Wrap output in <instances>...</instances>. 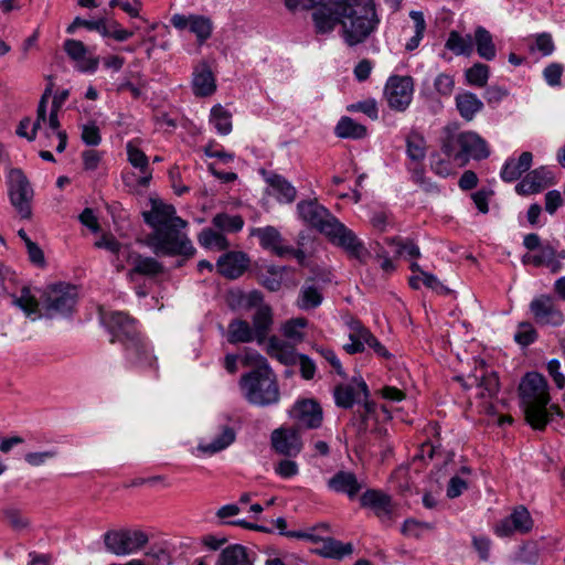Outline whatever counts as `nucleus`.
Wrapping results in <instances>:
<instances>
[{"mask_svg":"<svg viewBox=\"0 0 565 565\" xmlns=\"http://www.w3.org/2000/svg\"><path fill=\"white\" fill-rule=\"evenodd\" d=\"M455 103L460 116L467 121H471L483 109L482 100L468 90L457 94Z\"/></svg>","mask_w":565,"mask_h":565,"instance_id":"32","label":"nucleus"},{"mask_svg":"<svg viewBox=\"0 0 565 565\" xmlns=\"http://www.w3.org/2000/svg\"><path fill=\"white\" fill-rule=\"evenodd\" d=\"M519 394L525 419L534 429L542 430L553 415H563L558 405H550L548 384L540 373L525 374L519 385Z\"/></svg>","mask_w":565,"mask_h":565,"instance_id":"3","label":"nucleus"},{"mask_svg":"<svg viewBox=\"0 0 565 565\" xmlns=\"http://www.w3.org/2000/svg\"><path fill=\"white\" fill-rule=\"evenodd\" d=\"M63 47L78 72L94 73L97 70L99 58L92 55L89 49L82 41L67 39L64 41Z\"/></svg>","mask_w":565,"mask_h":565,"instance_id":"18","label":"nucleus"},{"mask_svg":"<svg viewBox=\"0 0 565 565\" xmlns=\"http://www.w3.org/2000/svg\"><path fill=\"white\" fill-rule=\"evenodd\" d=\"M104 321L109 332L119 340L126 339L130 342L138 338L135 320L124 312H110L104 317Z\"/></svg>","mask_w":565,"mask_h":565,"instance_id":"22","label":"nucleus"},{"mask_svg":"<svg viewBox=\"0 0 565 565\" xmlns=\"http://www.w3.org/2000/svg\"><path fill=\"white\" fill-rule=\"evenodd\" d=\"M367 395V385L362 380H355L350 384L339 385L334 390L335 404L343 408L352 407L354 403L366 398Z\"/></svg>","mask_w":565,"mask_h":565,"instance_id":"25","label":"nucleus"},{"mask_svg":"<svg viewBox=\"0 0 565 565\" xmlns=\"http://www.w3.org/2000/svg\"><path fill=\"white\" fill-rule=\"evenodd\" d=\"M268 193L280 203H292L296 199V188L280 175L268 178Z\"/></svg>","mask_w":565,"mask_h":565,"instance_id":"35","label":"nucleus"},{"mask_svg":"<svg viewBox=\"0 0 565 565\" xmlns=\"http://www.w3.org/2000/svg\"><path fill=\"white\" fill-rule=\"evenodd\" d=\"M171 24L180 31L188 29L196 38L199 44L207 41L213 33V22L209 17L200 14H180L175 13L171 17Z\"/></svg>","mask_w":565,"mask_h":565,"instance_id":"15","label":"nucleus"},{"mask_svg":"<svg viewBox=\"0 0 565 565\" xmlns=\"http://www.w3.org/2000/svg\"><path fill=\"white\" fill-rule=\"evenodd\" d=\"M267 354L285 365L297 363L298 355L294 344H290L277 337H270L266 344Z\"/></svg>","mask_w":565,"mask_h":565,"instance_id":"29","label":"nucleus"},{"mask_svg":"<svg viewBox=\"0 0 565 565\" xmlns=\"http://www.w3.org/2000/svg\"><path fill=\"white\" fill-rule=\"evenodd\" d=\"M455 142L459 148V151L452 153V150L448 145L444 146V150L449 157L452 156L455 160L460 161L461 164L468 162L470 159H486L490 154L486 140L477 132H460L455 137Z\"/></svg>","mask_w":565,"mask_h":565,"instance_id":"7","label":"nucleus"},{"mask_svg":"<svg viewBox=\"0 0 565 565\" xmlns=\"http://www.w3.org/2000/svg\"><path fill=\"white\" fill-rule=\"evenodd\" d=\"M533 156L531 152H522L518 159H509L502 170L501 178L507 182L518 180L521 174L531 168Z\"/></svg>","mask_w":565,"mask_h":565,"instance_id":"36","label":"nucleus"},{"mask_svg":"<svg viewBox=\"0 0 565 565\" xmlns=\"http://www.w3.org/2000/svg\"><path fill=\"white\" fill-rule=\"evenodd\" d=\"M250 235L258 237L260 246L277 256L282 257L292 252V247L284 244L280 232L274 226L252 228Z\"/></svg>","mask_w":565,"mask_h":565,"instance_id":"21","label":"nucleus"},{"mask_svg":"<svg viewBox=\"0 0 565 565\" xmlns=\"http://www.w3.org/2000/svg\"><path fill=\"white\" fill-rule=\"evenodd\" d=\"M192 88L195 96L205 97L216 89L215 78L206 64L198 65L192 75Z\"/></svg>","mask_w":565,"mask_h":565,"instance_id":"28","label":"nucleus"},{"mask_svg":"<svg viewBox=\"0 0 565 565\" xmlns=\"http://www.w3.org/2000/svg\"><path fill=\"white\" fill-rule=\"evenodd\" d=\"M212 224L222 232H239L244 226V220L239 215L218 213L212 218Z\"/></svg>","mask_w":565,"mask_h":565,"instance_id":"51","label":"nucleus"},{"mask_svg":"<svg viewBox=\"0 0 565 565\" xmlns=\"http://www.w3.org/2000/svg\"><path fill=\"white\" fill-rule=\"evenodd\" d=\"M524 263L533 264L534 266H546L552 271L559 269V262L556 259L555 250L550 245L541 246L536 253L525 255Z\"/></svg>","mask_w":565,"mask_h":565,"instance_id":"39","label":"nucleus"},{"mask_svg":"<svg viewBox=\"0 0 565 565\" xmlns=\"http://www.w3.org/2000/svg\"><path fill=\"white\" fill-rule=\"evenodd\" d=\"M429 530H431V525L429 523L408 519L404 522L401 531L405 536L418 539Z\"/></svg>","mask_w":565,"mask_h":565,"instance_id":"58","label":"nucleus"},{"mask_svg":"<svg viewBox=\"0 0 565 565\" xmlns=\"http://www.w3.org/2000/svg\"><path fill=\"white\" fill-rule=\"evenodd\" d=\"M243 396L254 405L267 406L279 401V388L273 373H247L239 380Z\"/></svg>","mask_w":565,"mask_h":565,"instance_id":"5","label":"nucleus"},{"mask_svg":"<svg viewBox=\"0 0 565 565\" xmlns=\"http://www.w3.org/2000/svg\"><path fill=\"white\" fill-rule=\"evenodd\" d=\"M322 288L315 279H307L299 290L297 298L298 308L301 310L315 309L322 303Z\"/></svg>","mask_w":565,"mask_h":565,"instance_id":"31","label":"nucleus"},{"mask_svg":"<svg viewBox=\"0 0 565 565\" xmlns=\"http://www.w3.org/2000/svg\"><path fill=\"white\" fill-rule=\"evenodd\" d=\"M414 94V82L411 76L393 75L384 87V98L390 108L404 111L411 104Z\"/></svg>","mask_w":565,"mask_h":565,"instance_id":"10","label":"nucleus"},{"mask_svg":"<svg viewBox=\"0 0 565 565\" xmlns=\"http://www.w3.org/2000/svg\"><path fill=\"white\" fill-rule=\"evenodd\" d=\"M466 390L475 388V397L479 407L486 413L494 412L493 399L499 392V379L497 373L484 361L476 360V365L467 379L457 377Z\"/></svg>","mask_w":565,"mask_h":565,"instance_id":"4","label":"nucleus"},{"mask_svg":"<svg viewBox=\"0 0 565 565\" xmlns=\"http://www.w3.org/2000/svg\"><path fill=\"white\" fill-rule=\"evenodd\" d=\"M94 245L97 248H104L108 250L111 255H114L115 253L127 254L126 245L119 243L111 234H103L100 238L95 242Z\"/></svg>","mask_w":565,"mask_h":565,"instance_id":"59","label":"nucleus"},{"mask_svg":"<svg viewBox=\"0 0 565 565\" xmlns=\"http://www.w3.org/2000/svg\"><path fill=\"white\" fill-rule=\"evenodd\" d=\"M57 451L54 449L45 450V451H34L28 452L24 456V460L28 465L32 467H40L44 465L46 461L55 458Z\"/></svg>","mask_w":565,"mask_h":565,"instance_id":"64","label":"nucleus"},{"mask_svg":"<svg viewBox=\"0 0 565 565\" xmlns=\"http://www.w3.org/2000/svg\"><path fill=\"white\" fill-rule=\"evenodd\" d=\"M411 19L414 21L415 26V34L406 42L405 49L407 51H414L418 47L420 41L424 38V33L426 30V22L424 19V14L420 11H411L409 12Z\"/></svg>","mask_w":565,"mask_h":565,"instance_id":"54","label":"nucleus"},{"mask_svg":"<svg viewBox=\"0 0 565 565\" xmlns=\"http://www.w3.org/2000/svg\"><path fill=\"white\" fill-rule=\"evenodd\" d=\"M330 230L331 231L326 235L330 237L334 244L342 247L350 257L355 258L360 263L367 260L370 252L350 228L337 220Z\"/></svg>","mask_w":565,"mask_h":565,"instance_id":"12","label":"nucleus"},{"mask_svg":"<svg viewBox=\"0 0 565 565\" xmlns=\"http://www.w3.org/2000/svg\"><path fill=\"white\" fill-rule=\"evenodd\" d=\"M126 150L129 163L139 170V174L125 177V183L131 186H148L152 179V170L149 167L148 157L132 141L127 142Z\"/></svg>","mask_w":565,"mask_h":565,"instance_id":"16","label":"nucleus"},{"mask_svg":"<svg viewBox=\"0 0 565 565\" xmlns=\"http://www.w3.org/2000/svg\"><path fill=\"white\" fill-rule=\"evenodd\" d=\"M475 44L481 58L492 61L497 55L495 45L491 33L483 26H478L475 31Z\"/></svg>","mask_w":565,"mask_h":565,"instance_id":"42","label":"nucleus"},{"mask_svg":"<svg viewBox=\"0 0 565 565\" xmlns=\"http://www.w3.org/2000/svg\"><path fill=\"white\" fill-rule=\"evenodd\" d=\"M328 486L335 492L348 494L353 499L361 490L362 486L352 472L340 471L328 481Z\"/></svg>","mask_w":565,"mask_h":565,"instance_id":"34","label":"nucleus"},{"mask_svg":"<svg viewBox=\"0 0 565 565\" xmlns=\"http://www.w3.org/2000/svg\"><path fill=\"white\" fill-rule=\"evenodd\" d=\"M299 217L308 225L317 228L324 235L331 231L337 218L317 200L300 201L297 204Z\"/></svg>","mask_w":565,"mask_h":565,"instance_id":"13","label":"nucleus"},{"mask_svg":"<svg viewBox=\"0 0 565 565\" xmlns=\"http://www.w3.org/2000/svg\"><path fill=\"white\" fill-rule=\"evenodd\" d=\"M145 221L153 228L149 246L156 254L192 257L195 248L185 233L188 222L177 215L173 205L160 200L151 201V210L143 213Z\"/></svg>","mask_w":565,"mask_h":565,"instance_id":"2","label":"nucleus"},{"mask_svg":"<svg viewBox=\"0 0 565 565\" xmlns=\"http://www.w3.org/2000/svg\"><path fill=\"white\" fill-rule=\"evenodd\" d=\"M39 130H42L46 138L55 136L58 140L56 151H64L67 143V135L64 130L61 129L58 111L51 109L50 114L47 115V109H45V120H41V128Z\"/></svg>","mask_w":565,"mask_h":565,"instance_id":"33","label":"nucleus"},{"mask_svg":"<svg viewBox=\"0 0 565 565\" xmlns=\"http://www.w3.org/2000/svg\"><path fill=\"white\" fill-rule=\"evenodd\" d=\"M244 306L246 308H257L254 317V332L258 344L265 342L266 335L273 323L271 310L268 306L263 305V296L258 291H250L243 297Z\"/></svg>","mask_w":565,"mask_h":565,"instance_id":"14","label":"nucleus"},{"mask_svg":"<svg viewBox=\"0 0 565 565\" xmlns=\"http://www.w3.org/2000/svg\"><path fill=\"white\" fill-rule=\"evenodd\" d=\"M436 92L441 96H450L455 89L454 76L447 73H440L434 81Z\"/></svg>","mask_w":565,"mask_h":565,"instance_id":"61","label":"nucleus"},{"mask_svg":"<svg viewBox=\"0 0 565 565\" xmlns=\"http://www.w3.org/2000/svg\"><path fill=\"white\" fill-rule=\"evenodd\" d=\"M13 303L33 321L41 317L39 301L29 287L22 288L20 296L14 298Z\"/></svg>","mask_w":565,"mask_h":565,"instance_id":"43","label":"nucleus"},{"mask_svg":"<svg viewBox=\"0 0 565 565\" xmlns=\"http://www.w3.org/2000/svg\"><path fill=\"white\" fill-rule=\"evenodd\" d=\"M209 120L218 135L226 136L232 131V113L221 104L212 107Z\"/></svg>","mask_w":565,"mask_h":565,"instance_id":"40","label":"nucleus"},{"mask_svg":"<svg viewBox=\"0 0 565 565\" xmlns=\"http://www.w3.org/2000/svg\"><path fill=\"white\" fill-rule=\"evenodd\" d=\"M241 361L244 366L253 367L250 373H256L257 375L259 373H273L267 360L255 350L246 349L241 356Z\"/></svg>","mask_w":565,"mask_h":565,"instance_id":"47","label":"nucleus"},{"mask_svg":"<svg viewBox=\"0 0 565 565\" xmlns=\"http://www.w3.org/2000/svg\"><path fill=\"white\" fill-rule=\"evenodd\" d=\"M79 26H84V28H86V29H88L90 31H97L103 36H107L109 34V29L107 26V21L104 18L98 19V20L89 21V20H84V19H81V18L77 17L72 22V24H70L67 26L66 32L72 34Z\"/></svg>","mask_w":565,"mask_h":565,"instance_id":"55","label":"nucleus"},{"mask_svg":"<svg viewBox=\"0 0 565 565\" xmlns=\"http://www.w3.org/2000/svg\"><path fill=\"white\" fill-rule=\"evenodd\" d=\"M308 321L305 318H296L288 320L281 327L284 337L290 340L294 344L300 343L305 339L303 329L307 327Z\"/></svg>","mask_w":565,"mask_h":565,"instance_id":"50","label":"nucleus"},{"mask_svg":"<svg viewBox=\"0 0 565 565\" xmlns=\"http://www.w3.org/2000/svg\"><path fill=\"white\" fill-rule=\"evenodd\" d=\"M361 504L374 511L382 521L391 520L393 505L391 498L376 490H367L361 497Z\"/></svg>","mask_w":565,"mask_h":565,"instance_id":"27","label":"nucleus"},{"mask_svg":"<svg viewBox=\"0 0 565 565\" xmlns=\"http://www.w3.org/2000/svg\"><path fill=\"white\" fill-rule=\"evenodd\" d=\"M289 11L312 9L317 33L329 34L339 26V35L350 46L369 40L380 24L373 0H284Z\"/></svg>","mask_w":565,"mask_h":565,"instance_id":"1","label":"nucleus"},{"mask_svg":"<svg viewBox=\"0 0 565 565\" xmlns=\"http://www.w3.org/2000/svg\"><path fill=\"white\" fill-rule=\"evenodd\" d=\"M77 300V291L68 284L47 287L44 292L43 306L50 317L64 316L72 312Z\"/></svg>","mask_w":565,"mask_h":565,"instance_id":"8","label":"nucleus"},{"mask_svg":"<svg viewBox=\"0 0 565 565\" xmlns=\"http://www.w3.org/2000/svg\"><path fill=\"white\" fill-rule=\"evenodd\" d=\"M533 527V520L530 512L523 505L513 509L512 513L502 519L494 526V533L498 536H510L513 533H527Z\"/></svg>","mask_w":565,"mask_h":565,"instance_id":"17","label":"nucleus"},{"mask_svg":"<svg viewBox=\"0 0 565 565\" xmlns=\"http://www.w3.org/2000/svg\"><path fill=\"white\" fill-rule=\"evenodd\" d=\"M270 440L275 451L287 457H296L302 449L300 434L295 428L275 429Z\"/></svg>","mask_w":565,"mask_h":565,"instance_id":"19","label":"nucleus"},{"mask_svg":"<svg viewBox=\"0 0 565 565\" xmlns=\"http://www.w3.org/2000/svg\"><path fill=\"white\" fill-rule=\"evenodd\" d=\"M198 241L202 247L217 252L225 250L230 246L226 237L212 228L202 230L198 236Z\"/></svg>","mask_w":565,"mask_h":565,"instance_id":"45","label":"nucleus"},{"mask_svg":"<svg viewBox=\"0 0 565 565\" xmlns=\"http://www.w3.org/2000/svg\"><path fill=\"white\" fill-rule=\"evenodd\" d=\"M534 321L541 327H561L565 317L556 299L548 295L534 297L529 306Z\"/></svg>","mask_w":565,"mask_h":565,"instance_id":"11","label":"nucleus"},{"mask_svg":"<svg viewBox=\"0 0 565 565\" xmlns=\"http://www.w3.org/2000/svg\"><path fill=\"white\" fill-rule=\"evenodd\" d=\"M373 337L374 335L364 328L360 321L352 320L349 323L350 343L344 344L343 349L350 354L363 352L365 345L370 344Z\"/></svg>","mask_w":565,"mask_h":565,"instance_id":"30","label":"nucleus"},{"mask_svg":"<svg viewBox=\"0 0 565 565\" xmlns=\"http://www.w3.org/2000/svg\"><path fill=\"white\" fill-rule=\"evenodd\" d=\"M349 111H361L369 118L375 120L379 117V109L375 99H365L348 107Z\"/></svg>","mask_w":565,"mask_h":565,"instance_id":"62","label":"nucleus"},{"mask_svg":"<svg viewBox=\"0 0 565 565\" xmlns=\"http://www.w3.org/2000/svg\"><path fill=\"white\" fill-rule=\"evenodd\" d=\"M216 565H252L244 546L234 544L224 548Z\"/></svg>","mask_w":565,"mask_h":565,"instance_id":"44","label":"nucleus"},{"mask_svg":"<svg viewBox=\"0 0 565 565\" xmlns=\"http://www.w3.org/2000/svg\"><path fill=\"white\" fill-rule=\"evenodd\" d=\"M132 268L128 271V276L132 279L135 274L145 276H156L163 269L162 265L152 257H143L137 253L132 258Z\"/></svg>","mask_w":565,"mask_h":565,"instance_id":"41","label":"nucleus"},{"mask_svg":"<svg viewBox=\"0 0 565 565\" xmlns=\"http://www.w3.org/2000/svg\"><path fill=\"white\" fill-rule=\"evenodd\" d=\"M445 45L456 55H469L472 52L473 40L470 35L462 36L457 31H451Z\"/></svg>","mask_w":565,"mask_h":565,"instance_id":"48","label":"nucleus"},{"mask_svg":"<svg viewBox=\"0 0 565 565\" xmlns=\"http://www.w3.org/2000/svg\"><path fill=\"white\" fill-rule=\"evenodd\" d=\"M551 184H553L552 172L541 167L527 173L522 181L516 184L515 190L519 194L529 195L541 192Z\"/></svg>","mask_w":565,"mask_h":565,"instance_id":"24","label":"nucleus"},{"mask_svg":"<svg viewBox=\"0 0 565 565\" xmlns=\"http://www.w3.org/2000/svg\"><path fill=\"white\" fill-rule=\"evenodd\" d=\"M274 471L282 479H290L299 473V467L296 461L284 459L275 465Z\"/></svg>","mask_w":565,"mask_h":565,"instance_id":"63","label":"nucleus"},{"mask_svg":"<svg viewBox=\"0 0 565 565\" xmlns=\"http://www.w3.org/2000/svg\"><path fill=\"white\" fill-rule=\"evenodd\" d=\"M335 135L340 138L359 139L366 135V128L350 117H342L335 126Z\"/></svg>","mask_w":565,"mask_h":565,"instance_id":"46","label":"nucleus"},{"mask_svg":"<svg viewBox=\"0 0 565 565\" xmlns=\"http://www.w3.org/2000/svg\"><path fill=\"white\" fill-rule=\"evenodd\" d=\"M40 128L41 120L39 119V115H36V119L33 124L31 122V119L26 117L20 121L17 128V135L26 138L29 141H33Z\"/></svg>","mask_w":565,"mask_h":565,"instance_id":"60","label":"nucleus"},{"mask_svg":"<svg viewBox=\"0 0 565 565\" xmlns=\"http://www.w3.org/2000/svg\"><path fill=\"white\" fill-rule=\"evenodd\" d=\"M126 359L135 366L142 369H156V356L149 343L141 338L132 339L126 343Z\"/></svg>","mask_w":565,"mask_h":565,"instance_id":"23","label":"nucleus"},{"mask_svg":"<svg viewBox=\"0 0 565 565\" xmlns=\"http://www.w3.org/2000/svg\"><path fill=\"white\" fill-rule=\"evenodd\" d=\"M353 546L350 543H342L340 541L328 539L323 542L322 553L328 557L342 558L350 555Z\"/></svg>","mask_w":565,"mask_h":565,"instance_id":"56","label":"nucleus"},{"mask_svg":"<svg viewBox=\"0 0 565 565\" xmlns=\"http://www.w3.org/2000/svg\"><path fill=\"white\" fill-rule=\"evenodd\" d=\"M249 259L243 252H228L216 263L217 271L226 278L239 277L248 267Z\"/></svg>","mask_w":565,"mask_h":565,"instance_id":"26","label":"nucleus"},{"mask_svg":"<svg viewBox=\"0 0 565 565\" xmlns=\"http://www.w3.org/2000/svg\"><path fill=\"white\" fill-rule=\"evenodd\" d=\"M385 243L394 247V253L397 256H403L408 259L418 258L420 256L419 247L412 241H403L401 238H386Z\"/></svg>","mask_w":565,"mask_h":565,"instance_id":"53","label":"nucleus"},{"mask_svg":"<svg viewBox=\"0 0 565 565\" xmlns=\"http://www.w3.org/2000/svg\"><path fill=\"white\" fill-rule=\"evenodd\" d=\"M537 339V332L532 323L527 321L520 322L514 333V341L522 345L527 347Z\"/></svg>","mask_w":565,"mask_h":565,"instance_id":"57","label":"nucleus"},{"mask_svg":"<svg viewBox=\"0 0 565 565\" xmlns=\"http://www.w3.org/2000/svg\"><path fill=\"white\" fill-rule=\"evenodd\" d=\"M9 195L12 205L22 218L31 216L33 190L20 169H11L8 174Z\"/></svg>","mask_w":565,"mask_h":565,"instance_id":"9","label":"nucleus"},{"mask_svg":"<svg viewBox=\"0 0 565 565\" xmlns=\"http://www.w3.org/2000/svg\"><path fill=\"white\" fill-rule=\"evenodd\" d=\"M148 535L140 530L120 529L104 534L106 550L117 556L135 554L147 545Z\"/></svg>","mask_w":565,"mask_h":565,"instance_id":"6","label":"nucleus"},{"mask_svg":"<svg viewBox=\"0 0 565 565\" xmlns=\"http://www.w3.org/2000/svg\"><path fill=\"white\" fill-rule=\"evenodd\" d=\"M235 440V431L228 426H223L210 443H200L198 449L207 455H214L227 448Z\"/></svg>","mask_w":565,"mask_h":565,"instance_id":"37","label":"nucleus"},{"mask_svg":"<svg viewBox=\"0 0 565 565\" xmlns=\"http://www.w3.org/2000/svg\"><path fill=\"white\" fill-rule=\"evenodd\" d=\"M466 81L469 85L476 87H484L490 77V68L482 63H475L465 72Z\"/></svg>","mask_w":565,"mask_h":565,"instance_id":"52","label":"nucleus"},{"mask_svg":"<svg viewBox=\"0 0 565 565\" xmlns=\"http://www.w3.org/2000/svg\"><path fill=\"white\" fill-rule=\"evenodd\" d=\"M406 151L408 158L419 163L426 156V142L424 137L415 131H412L406 139Z\"/></svg>","mask_w":565,"mask_h":565,"instance_id":"49","label":"nucleus"},{"mask_svg":"<svg viewBox=\"0 0 565 565\" xmlns=\"http://www.w3.org/2000/svg\"><path fill=\"white\" fill-rule=\"evenodd\" d=\"M227 341L232 344L247 343L256 340L255 332L248 322L244 320H233L227 327Z\"/></svg>","mask_w":565,"mask_h":565,"instance_id":"38","label":"nucleus"},{"mask_svg":"<svg viewBox=\"0 0 565 565\" xmlns=\"http://www.w3.org/2000/svg\"><path fill=\"white\" fill-rule=\"evenodd\" d=\"M290 415L296 424L303 428H317L322 422L321 407L312 399L297 402Z\"/></svg>","mask_w":565,"mask_h":565,"instance_id":"20","label":"nucleus"}]
</instances>
